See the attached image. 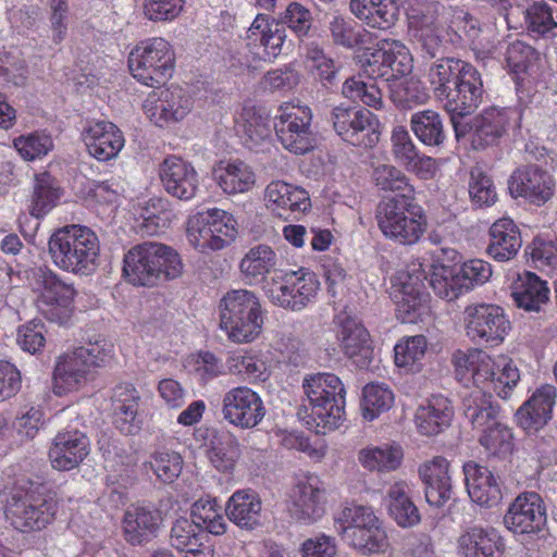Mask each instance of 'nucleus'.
<instances>
[{
    "label": "nucleus",
    "instance_id": "nucleus-1",
    "mask_svg": "<svg viewBox=\"0 0 557 557\" xmlns=\"http://www.w3.org/2000/svg\"><path fill=\"white\" fill-rule=\"evenodd\" d=\"M428 77L435 96L445 100V109L450 113L455 136L459 140L467 132V125H462L460 119L475 110L483 100L481 74L466 61L443 58L431 65Z\"/></svg>",
    "mask_w": 557,
    "mask_h": 557
},
{
    "label": "nucleus",
    "instance_id": "nucleus-2",
    "mask_svg": "<svg viewBox=\"0 0 557 557\" xmlns=\"http://www.w3.org/2000/svg\"><path fill=\"white\" fill-rule=\"evenodd\" d=\"M424 281L443 299L453 300L463 293L457 269L432 264L428 278L421 264H413L410 270L399 272L392 286L397 317L403 323H414L424 312L429 298Z\"/></svg>",
    "mask_w": 557,
    "mask_h": 557
},
{
    "label": "nucleus",
    "instance_id": "nucleus-3",
    "mask_svg": "<svg viewBox=\"0 0 557 557\" xmlns=\"http://www.w3.org/2000/svg\"><path fill=\"white\" fill-rule=\"evenodd\" d=\"M456 375L466 383L472 382L474 391L486 395L495 393L506 399L520 381V372L513 361L506 356L493 359L482 349L457 350L453 356Z\"/></svg>",
    "mask_w": 557,
    "mask_h": 557
},
{
    "label": "nucleus",
    "instance_id": "nucleus-4",
    "mask_svg": "<svg viewBox=\"0 0 557 557\" xmlns=\"http://www.w3.org/2000/svg\"><path fill=\"white\" fill-rule=\"evenodd\" d=\"M123 276L134 286L153 287L178 278L184 271L180 253L162 243L144 242L133 246L123 258Z\"/></svg>",
    "mask_w": 557,
    "mask_h": 557
},
{
    "label": "nucleus",
    "instance_id": "nucleus-5",
    "mask_svg": "<svg viewBox=\"0 0 557 557\" xmlns=\"http://www.w3.org/2000/svg\"><path fill=\"white\" fill-rule=\"evenodd\" d=\"M302 388L310 410L307 424L317 434H326L343 423L345 418L346 389L333 373H317L306 377Z\"/></svg>",
    "mask_w": 557,
    "mask_h": 557
},
{
    "label": "nucleus",
    "instance_id": "nucleus-6",
    "mask_svg": "<svg viewBox=\"0 0 557 557\" xmlns=\"http://www.w3.org/2000/svg\"><path fill=\"white\" fill-rule=\"evenodd\" d=\"M48 246L52 262L63 271L89 275L98 267L99 239L87 226H63L51 235Z\"/></svg>",
    "mask_w": 557,
    "mask_h": 557
},
{
    "label": "nucleus",
    "instance_id": "nucleus-7",
    "mask_svg": "<svg viewBox=\"0 0 557 557\" xmlns=\"http://www.w3.org/2000/svg\"><path fill=\"white\" fill-rule=\"evenodd\" d=\"M55 511V503L46 497L36 482L17 480L8 492L4 515L21 532L45 529L52 522Z\"/></svg>",
    "mask_w": 557,
    "mask_h": 557
},
{
    "label": "nucleus",
    "instance_id": "nucleus-8",
    "mask_svg": "<svg viewBox=\"0 0 557 557\" xmlns=\"http://www.w3.org/2000/svg\"><path fill=\"white\" fill-rule=\"evenodd\" d=\"M220 327L234 343H250L261 333L263 312L258 296L248 289L227 292L219 305Z\"/></svg>",
    "mask_w": 557,
    "mask_h": 557
},
{
    "label": "nucleus",
    "instance_id": "nucleus-9",
    "mask_svg": "<svg viewBox=\"0 0 557 557\" xmlns=\"http://www.w3.org/2000/svg\"><path fill=\"white\" fill-rule=\"evenodd\" d=\"M414 197H391L380 201L375 212L382 234L400 245L417 244L426 230V218Z\"/></svg>",
    "mask_w": 557,
    "mask_h": 557
},
{
    "label": "nucleus",
    "instance_id": "nucleus-10",
    "mask_svg": "<svg viewBox=\"0 0 557 557\" xmlns=\"http://www.w3.org/2000/svg\"><path fill=\"white\" fill-rule=\"evenodd\" d=\"M128 66L135 79L156 87L172 77L175 52L172 45L162 37L139 41L131 51Z\"/></svg>",
    "mask_w": 557,
    "mask_h": 557
},
{
    "label": "nucleus",
    "instance_id": "nucleus-11",
    "mask_svg": "<svg viewBox=\"0 0 557 557\" xmlns=\"http://www.w3.org/2000/svg\"><path fill=\"white\" fill-rule=\"evenodd\" d=\"M236 225L234 216L224 210L198 212L187 220V240L201 253L222 250L236 238Z\"/></svg>",
    "mask_w": 557,
    "mask_h": 557
},
{
    "label": "nucleus",
    "instance_id": "nucleus-12",
    "mask_svg": "<svg viewBox=\"0 0 557 557\" xmlns=\"http://www.w3.org/2000/svg\"><path fill=\"white\" fill-rule=\"evenodd\" d=\"M463 326L468 338L478 345L499 346L511 330V323L500 306L471 304L463 310Z\"/></svg>",
    "mask_w": 557,
    "mask_h": 557
},
{
    "label": "nucleus",
    "instance_id": "nucleus-13",
    "mask_svg": "<svg viewBox=\"0 0 557 557\" xmlns=\"http://www.w3.org/2000/svg\"><path fill=\"white\" fill-rule=\"evenodd\" d=\"M331 122L336 134L346 143L361 148H372L380 140V122L369 110L335 106Z\"/></svg>",
    "mask_w": 557,
    "mask_h": 557
},
{
    "label": "nucleus",
    "instance_id": "nucleus-14",
    "mask_svg": "<svg viewBox=\"0 0 557 557\" xmlns=\"http://www.w3.org/2000/svg\"><path fill=\"white\" fill-rule=\"evenodd\" d=\"M312 112L307 106L285 103L275 116L274 128L283 147L295 154H304L314 146L311 128Z\"/></svg>",
    "mask_w": 557,
    "mask_h": 557
},
{
    "label": "nucleus",
    "instance_id": "nucleus-15",
    "mask_svg": "<svg viewBox=\"0 0 557 557\" xmlns=\"http://www.w3.org/2000/svg\"><path fill=\"white\" fill-rule=\"evenodd\" d=\"M37 284L41 287L37 308L52 322L65 323L72 314L75 288L59 278L52 271L39 270Z\"/></svg>",
    "mask_w": 557,
    "mask_h": 557
},
{
    "label": "nucleus",
    "instance_id": "nucleus-16",
    "mask_svg": "<svg viewBox=\"0 0 557 557\" xmlns=\"http://www.w3.org/2000/svg\"><path fill=\"white\" fill-rule=\"evenodd\" d=\"M143 109L151 122L163 127L185 119L193 109V99L184 88L172 85L150 92Z\"/></svg>",
    "mask_w": 557,
    "mask_h": 557
},
{
    "label": "nucleus",
    "instance_id": "nucleus-17",
    "mask_svg": "<svg viewBox=\"0 0 557 557\" xmlns=\"http://www.w3.org/2000/svg\"><path fill=\"white\" fill-rule=\"evenodd\" d=\"M320 283L314 273L301 268L285 274L283 282L268 290L270 300L282 308L300 311L315 298Z\"/></svg>",
    "mask_w": 557,
    "mask_h": 557
},
{
    "label": "nucleus",
    "instance_id": "nucleus-18",
    "mask_svg": "<svg viewBox=\"0 0 557 557\" xmlns=\"http://www.w3.org/2000/svg\"><path fill=\"white\" fill-rule=\"evenodd\" d=\"M546 506L540 494L524 492L509 505L505 527L516 535H532L541 532L546 524Z\"/></svg>",
    "mask_w": 557,
    "mask_h": 557
},
{
    "label": "nucleus",
    "instance_id": "nucleus-19",
    "mask_svg": "<svg viewBox=\"0 0 557 557\" xmlns=\"http://www.w3.org/2000/svg\"><path fill=\"white\" fill-rule=\"evenodd\" d=\"M265 412L260 395L247 386L231 388L223 396V418L236 428L247 430L259 425Z\"/></svg>",
    "mask_w": 557,
    "mask_h": 557
},
{
    "label": "nucleus",
    "instance_id": "nucleus-20",
    "mask_svg": "<svg viewBox=\"0 0 557 557\" xmlns=\"http://www.w3.org/2000/svg\"><path fill=\"white\" fill-rule=\"evenodd\" d=\"M520 119V113L513 108L490 107L474 116L467 125L474 149H484L495 145L506 134L511 122Z\"/></svg>",
    "mask_w": 557,
    "mask_h": 557
},
{
    "label": "nucleus",
    "instance_id": "nucleus-21",
    "mask_svg": "<svg viewBox=\"0 0 557 557\" xmlns=\"http://www.w3.org/2000/svg\"><path fill=\"white\" fill-rule=\"evenodd\" d=\"M366 72L371 77H381L385 82H394L409 74L412 70V58L409 50L399 41H385L370 54L364 53Z\"/></svg>",
    "mask_w": 557,
    "mask_h": 557
},
{
    "label": "nucleus",
    "instance_id": "nucleus-22",
    "mask_svg": "<svg viewBox=\"0 0 557 557\" xmlns=\"http://www.w3.org/2000/svg\"><path fill=\"white\" fill-rule=\"evenodd\" d=\"M290 513L299 522L311 524L325 512V488L318 475L308 474L299 479L290 493Z\"/></svg>",
    "mask_w": 557,
    "mask_h": 557
},
{
    "label": "nucleus",
    "instance_id": "nucleus-23",
    "mask_svg": "<svg viewBox=\"0 0 557 557\" xmlns=\"http://www.w3.org/2000/svg\"><path fill=\"white\" fill-rule=\"evenodd\" d=\"M553 176L537 165L518 168L508 181V189L515 198L522 197L530 203L542 206L554 195Z\"/></svg>",
    "mask_w": 557,
    "mask_h": 557
},
{
    "label": "nucleus",
    "instance_id": "nucleus-24",
    "mask_svg": "<svg viewBox=\"0 0 557 557\" xmlns=\"http://www.w3.org/2000/svg\"><path fill=\"white\" fill-rule=\"evenodd\" d=\"M336 337L346 357L359 368L369 366L372 356L370 334L362 323L346 312L335 317Z\"/></svg>",
    "mask_w": 557,
    "mask_h": 557
},
{
    "label": "nucleus",
    "instance_id": "nucleus-25",
    "mask_svg": "<svg viewBox=\"0 0 557 557\" xmlns=\"http://www.w3.org/2000/svg\"><path fill=\"white\" fill-rule=\"evenodd\" d=\"M159 176L164 190L182 201L194 199L199 191V175L194 165L171 156L160 164Z\"/></svg>",
    "mask_w": 557,
    "mask_h": 557
},
{
    "label": "nucleus",
    "instance_id": "nucleus-26",
    "mask_svg": "<svg viewBox=\"0 0 557 557\" xmlns=\"http://www.w3.org/2000/svg\"><path fill=\"white\" fill-rule=\"evenodd\" d=\"M264 198L268 209L285 220L296 219L311 208L306 189L283 181L271 182L265 188Z\"/></svg>",
    "mask_w": 557,
    "mask_h": 557
},
{
    "label": "nucleus",
    "instance_id": "nucleus-27",
    "mask_svg": "<svg viewBox=\"0 0 557 557\" xmlns=\"http://www.w3.org/2000/svg\"><path fill=\"white\" fill-rule=\"evenodd\" d=\"M89 454V440L76 429L59 432L49 449L54 469L67 471L76 468Z\"/></svg>",
    "mask_w": 557,
    "mask_h": 557
},
{
    "label": "nucleus",
    "instance_id": "nucleus-28",
    "mask_svg": "<svg viewBox=\"0 0 557 557\" xmlns=\"http://www.w3.org/2000/svg\"><path fill=\"white\" fill-rule=\"evenodd\" d=\"M83 138L90 156L99 161L115 158L124 147L121 129L111 122H91L84 131Z\"/></svg>",
    "mask_w": 557,
    "mask_h": 557
},
{
    "label": "nucleus",
    "instance_id": "nucleus-29",
    "mask_svg": "<svg viewBox=\"0 0 557 557\" xmlns=\"http://www.w3.org/2000/svg\"><path fill=\"white\" fill-rule=\"evenodd\" d=\"M557 389L552 384L537 387L531 397L518 409V423L527 431H537L552 419Z\"/></svg>",
    "mask_w": 557,
    "mask_h": 557
},
{
    "label": "nucleus",
    "instance_id": "nucleus-30",
    "mask_svg": "<svg viewBox=\"0 0 557 557\" xmlns=\"http://www.w3.org/2000/svg\"><path fill=\"white\" fill-rule=\"evenodd\" d=\"M419 475L424 483L425 499L431 506L442 507L451 497V479L449 462L442 456L424 462L419 468Z\"/></svg>",
    "mask_w": 557,
    "mask_h": 557
},
{
    "label": "nucleus",
    "instance_id": "nucleus-31",
    "mask_svg": "<svg viewBox=\"0 0 557 557\" xmlns=\"http://www.w3.org/2000/svg\"><path fill=\"white\" fill-rule=\"evenodd\" d=\"M170 543L184 557H214V550L208 543V535L190 519L177 518L171 528Z\"/></svg>",
    "mask_w": 557,
    "mask_h": 557
},
{
    "label": "nucleus",
    "instance_id": "nucleus-32",
    "mask_svg": "<svg viewBox=\"0 0 557 557\" xmlns=\"http://www.w3.org/2000/svg\"><path fill=\"white\" fill-rule=\"evenodd\" d=\"M225 513L242 530L252 531L262 524L261 498L252 490L236 491L225 505Z\"/></svg>",
    "mask_w": 557,
    "mask_h": 557
},
{
    "label": "nucleus",
    "instance_id": "nucleus-33",
    "mask_svg": "<svg viewBox=\"0 0 557 557\" xmlns=\"http://www.w3.org/2000/svg\"><path fill=\"white\" fill-rule=\"evenodd\" d=\"M462 469L469 497L474 503L492 507L500 500L502 492L497 479L486 467L468 461Z\"/></svg>",
    "mask_w": 557,
    "mask_h": 557
},
{
    "label": "nucleus",
    "instance_id": "nucleus-34",
    "mask_svg": "<svg viewBox=\"0 0 557 557\" xmlns=\"http://www.w3.org/2000/svg\"><path fill=\"white\" fill-rule=\"evenodd\" d=\"M453 417L449 399L443 395H433L417 408L414 423L422 435L433 436L446 430Z\"/></svg>",
    "mask_w": 557,
    "mask_h": 557
},
{
    "label": "nucleus",
    "instance_id": "nucleus-35",
    "mask_svg": "<svg viewBox=\"0 0 557 557\" xmlns=\"http://www.w3.org/2000/svg\"><path fill=\"white\" fill-rule=\"evenodd\" d=\"M161 522L160 512L149 506L132 505L123 517V533L126 542L140 545L150 541Z\"/></svg>",
    "mask_w": 557,
    "mask_h": 557
},
{
    "label": "nucleus",
    "instance_id": "nucleus-36",
    "mask_svg": "<svg viewBox=\"0 0 557 557\" xmlns=\"http://www.w3.org/2000/svg\"><path fill=\"white\" fill-rule=\"evenodd\" d=\"M488 235L486 253L498 262L515 258L522 246L519 227L508 218L495 221L490 227Z\"/></svg>",
    "mask_w": 557,
    "mask_h": 557
},
{
    "label": "nucleus",
    "instance_id": "nucleus-37",
    "mask_svg": "<svg viewBox=\"0 0 557 557\" xmlns=\"http://www.w3.org/2000/svg\"><path fill=\"white\" fill-rule=\"evenodd\" d=\"M350 12L370 28L387 30L399 16L395 0H350Z\"/></svg>",
    "mask_w": 557,
    "mask_h": 557
},
{
    "label": "nucleus",
    "instance_id": "nucleus-38",
    "mask_svg": "<svg viewBox=\"0 0 557 557\" xmlns=\"http://www.w3.org/2000/svg\"><path fill=\"white\" fill-rule=\"evenodd\" d=\"M511 296L517 307L539 312L549 299V288L535 273L525 271L513 282Z\"/></svg>",
    "mask_w": 557,
    "mask_h": 557
},
{
    "label": "nucleus",
    "instance_id": "nucleus-39",
    "mask_svg": "<svg viewBox=\"0 0 557 557\" xmlns=\"http://www.w3.org/2000/svg\"><path fill=\"white\" fill-rule=\"evenodd\" d=\"M500 546V536L493 528L474 525L458 539V553L461 557H497Z\"/></svg>",
    "mask_w": 557,
    "mask_h": 557
},
{
    "label": "nucleus",
    "instance_id": "nucleus-40",
    "mask_svg": "<svg viewBox=\"0 0 557 557\" xmlns=\"http://www.w3.org/2000/svg\"><path fill=\"white\" fill-rule=\"evenodd\" d=\"M462 410L472 428L482 434L499 423V407L493 403L492 395H486L483 391L466 394L462 398Z\"/></svg>",
    "mask_w": 557,
    "mask_h": 557
},
{
    "label": "nucleus",
    "instance_id": "nucleus-41",
    "mask_svg": "<svg viewBox=\"0 0 557 557\" xmlns=\"http://www.w3.org/2000/svg\"><path fill=\"white\" fill-rule=\"evenodd\" d=\"M214 180L219 187L228 195L246 193L256 184L252 169L240 160L221 162L214 170Z\"/></svg>",
    "mask_w": 557,
    "mask_h": 557
},
{
    "label": "nucleus",
    "instance_id": "nucleus-42",
    "mask_svg": "<svg viewBox=\"0 0 557 557\" xmlns=\"http://www.w3.org/2000/svg\"><path fill=\"white\" fill-rule=\"evenodd\" d=\"M88 371L77 348L61 356L53 372L57 394L78 388L86 381Z\"/></svg>",
    "mask_w": 557,
    "mask_h": 557
},
{
    "label": "nucleus",
    "instance_id": "nucleus-43",
    "mask_svg": "<svg viewBox=\"0 0 557 557\" xmlns=\"http://www.w3.org/2000/svg\"><path fill=\"white\" fill-rule=\"evenodd\" d=\"M285 28L278 23H269L267 17L258 14L248 29L250 42H258L263 47L261 58L272 61L282 51L285 41Z\"/></svg>",
    "mask_w": 557,
    "mask_h": 557
},
{
    "label": "nucleus",
    "instance_id": "nucleus-44",
    "mask_svg": "<svg viewBox=\"0 0 557 557\" xmlns=\"http://www.w3.org/2000/svg\"><path fill=\"white\" fill-rule=\"evenodd\" d=\"M387 498L389 513L398 525L408 528L419 523L420 513L411 499V488L406 481L392 484Z\"/></svg>",
    "mask_w": 557,
    "mask_h": 557
},
{
    "label": "nucleus",
    "instance_id": "nucleus-45",
    "mask_svg": "<svg viewBox=\"0 0 557 557\" xmlns=\"http://www.w3.org/2000/svg\"><path fill=\"white\" fill-rule=\"evenodd\" d=\"M278 263L275 251L268 245L250 248L240 261L239 269L250 283L262 282L268 274L276 270Z\"/></svg>",
    "mask_w": 557,
    "mask_h": 557
},
{
    "label": "nucleus",
    "instance_id": "nucleus-46",
    "mask_svg": "<svg viewBox=\"0 0 557 557\" xmlns=\"http://www.w3.org/2000/svg\"><path fill=\"white\" fill-rule=\"evenodd\" d=\"M410 127L416 137L425 146L442 147L446 140L443 120L434 110H421L410 117Z\"/></svg>",
    "mask_w": 557,
    "mask_h": 557
},
{
    "label": "nucleus",
    "instance_id": "nucleus-47",
    "mask_svg": "<svg viewBox=\"0 0 557 557\" xmlns=\"http://www.w3.org/2000/svg\"><path fill=\"white\" fill-rule=\"evenodd\" d=\"M140 227L147 235H157L170 227L176 215L165 198H150L140 206Z\"/></svg>",
    "mask_w": 557,
    "mask_h": 557
},
{
    "label": "nucleus",
    "instance_id": "nucleus-48",
    "mask_svg": "<svg viewBox=\"0 0 557 557\" xmlns=\"http://www.w3.org/2000/svg\"><path fill=\"white\" fill-rule=\"evenodd\" d=\"M358 460L367 470L389 472L400 466L403 450L399 446L388 444L371 446L359 451Z\"/></svg>",
    "mask_w": 557,
    "mask_h": 557
},
{
    "label": "nucleus",
    "instance_id": "nucleus-49",
    "mask_svg": "<svg viewBox=\"0 0 557 557\" xmlns=\"http://www.w3.org/2000/svg\"><path fill=\"white\" fill-rule=\"evenodd\" d=\"M191 521L203 532L213 535H222L226 531L222 508L215 498H200L196 500L190 509Z\"/></svg>",
    "mask_w": 557,
    "mask_h": 557
},
{
    "label": "nucleus",
    "instance_id": "nucleus-50",
    "mask_svg": "<svg viewBox=\"0 0 557 557\" xmlns=\"http://www.w3.org/2000/svg\"><path fill=\"white\" fill-rule=\"evenodd\" d=\"M448 8L438 1L414 0L408 9V22L411 32L443 25Z\"/></svg>",
    "mask_w": 557,
    "mask_h": 557
},
{
    "label": "nucleus",
    "instance_id": "nucleus-51",
    "mask_svg": "<svg viewBox=\"0 0 557 557\" xmlns=\"http://www.w3.org/2000/svg\"><path fill=\"white\" fill-rule=\"evenodd\" d=\"M208 456L219 471L230 472L240 457V445L231 432H222L211 441Z\"/></svg>",
    "mask_w": 557,
    "mask_h": 557
},
{
    "label": "nucleus",
    "instance_id": "nucleus-52",
    "mask_svg": "<svg viewBox=\"0 0 557 557\" xmlns=\"http://www.w3.org/2000/svg\"><path fill=\"white\" fill-rule=\"evenodd\" d=\"M333 42L345 48H363L372 41V34L350 18L334 16L329 24Z\"/></svg>",
    "mask_w": 557,
    "mask_h": 557
},
{
    "label": "nucleus",
    "instance_id": "nucleus-53",
    "mask_svg": "<svg viewBox=\"0 0 557 557\" xmlns=\"http://www.w3.org/2000/svg\"><path fill=\"white\" fill-rule=\"evenodd\" d=\"M342 94L354 102H361L375 110L384 107L382 91L372 79L364 81L361 76L349 77L343 84Z\"/></svg>",
    "mask_w": 557,
    "mask_h": 557
},
{
    "label": "nucleus",
    "instance_id": "nucleus-54",
    "mask_svg": "<svg viewBox=\"0 0 557 557\" xmlns=\"http://www.w3.org/2000/svg\"><path fill=\"white\" fill-rule=\"evenodd\" d=\"M379 518L374 511L367 506L352 505L345 507L336 518V529L345 541H348L352 534L358 533L367 527L377 523Z\"/></svg>",
    "mask_w": 557,
    "mask_h": 557
},
{
    "label": "nucleus",
    "instance_id": "nucleus-55",
    "mask_svg": "<svg viewBox=\"0 0 557 557\" xmlns=\"http://www.w3.org/2000/svg\"><path fill=\"white\" fill-rule=\"evenodd\" d=\"M391 98L396 106L410 109L426 102L429 94L420 79L403 76L391 85Z\"/></svg>",
    "mask_w": 557,
    "mask_h": 557
},
{
    "label": "nucleus",
    "instance_id": "nucleus-56",
    "mask_svg": "<svg viewBox=\"0 0 557 557\" xmlns=\"http://www.w3.org/2000/svg\"><path fill=\"white\" fill-rule=\"evenodd\" d=\"M347 544L364 556L385 553L389 546L386 532L380 520L366 529L352 534Z\"/></svg>",
    "mask_w": 557,
    "mask_h": 557
},
{
    "label": "nucleus",
    "instance_id": "nucleus-57",
    "mask_svg": "<svg viewBox=\"0 0 557 557\" xmlns=\"http://www.w3.org/2000/svg\"><path fill=\"white\" fill-rule=\"evenodd\" d=\"M226 364L231 374L251 383L264 382L269 377L265 362L255 355L234 354Z\"/></svg>",
    "mask_w": 557,
    "mask_h": 557
},
{
    "label": "nucleus",
    "instance_id": "nucleus-58",
    "mask_svg": "<svg viewBox=\"0 0 557 557\" xmlns=\"http://www.w3.org/2000/svg\"><path fill=\"white\" fill-rule=\"evenodd\" d=\"M59 197V189L49 173L36 175L30 214L36 218L47 214L55 206Z\"/></svg>",
    "mask_w": 557,
    "mask_h": 557
},
{
    "label": "nucleus",
    "instance_id": "nucleus-59",
    "mask_svg": "<svg viewBox=\"0 0 557 557\" xmlns=\"http://www.w3.org/2000/svg\"><path fill=\"white\" fill-rule=\"evenodd\" d=\"M524 22L529 33L537 37L555 36L557 22L553 17L552 8L544 1L530 4L524 11Z\"/></svg>",
    "mask_w": 557,
    "mask_h": 557
},
{
    "label": "nucleus",
    "instance_id": "nucleus-60",
    "mask_svg": "<svg viewBox=\"0 0 557 557\" xmlns=\"http://www.w3.org/2000/svg\"><path fill=\"white\" fill-rule=\"evenodd\" d=\"M375 185L385 191L400 193L398 197H414V189L406 174L392 164H381L373 170Z\"/></svg>",
    "mask_w": 557,
    "mask_h": 557
},
{
    "label": "nucleus",
    "instance_id": "nucleus-61",
    "mask_svg": "<svg viewBox=\"0 0 557 557\" xmlns=\"http://www.w3.org/2000/svg\"><path fill=\"white\" fill-rule=\"evenodd\" d=\"M394 403L389 388L381 384H368L363 387L361 409L364 419L373 420L387 411Z\"/></svg>",
    "mask_w": 557,
    "mask_h": 557
},
{
    "label": "nucleus",
    "instance_id": "nucleus-62",
    "mask_svg": "<svg viewBox=\"0 0 557 557\" xmlns=\"http://www.w3.org/2000/svg\"><path fill=\"white\" fill-rule=\"evenodd\" d=\"M149 463L157 479L162 483L174 482L183 469L182 456L168 448L154 451L150 457Z\"/></svg>",
    "mask_w": 557,
    "mask_h": 557
},
{
    "label": "nucleus",
    "instance_id": "nucleus-63",
    "mask_svg": "<svg viewBox=\"0 0 557 557\" xmlns=\"http://www.w3.org/2000/svg\"><path fill=\"white\" fill-rule=\"evenodd\" d=\"M243 122L239 124V131L244 144L249 149H255L270 138V123L267 117L256 114L251 110L245 111L242 115Z\"/></svg>",
    "mask_w": 557,
    "mask_h": 557
},
{
    "label": "nucleus",
    "instance_id": "nucleus-64",
    "mask_svg": "<svg viewBox=\"0 0 557 557\" xmlns=\"http://www.w3.org/2000/svg\"><path fill=\"white\" fill-rule=\"evenodd\" d=\"M479 442L490 455L502 459L507 458L513 451L511 430L500 422L484 432Z\"/></svg>",
    "mask_w": 557,
    "mask_h": 557
}]
</instances>
